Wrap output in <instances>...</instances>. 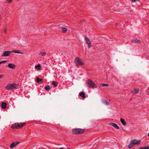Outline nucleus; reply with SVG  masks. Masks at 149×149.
<instances>
[{"instance_id":"nucleus-36","label":"nucleus","mask_w":149,"mask_h":149,"mask_svg":"<svg viewBox=\"0 0 149 149\" xmlns=\"http://www.w3.org/2000/svg\"><path fill=\"white\" fill-rule=\"evenodd\" d=\"M0 149H1L0 148Z\"/></svg>"},{"instance_id":"nucleus-24","label":"nucleus","mask_w":149,"mask_h":149,"mask_svg":"<svg viewBox=\"0 0 149 149\" xmlns=\"http://www.w3.org/2000/svg\"><path fill=\"white\" fill-rule=\"evenodd\" d=\"M46 52H41L40 53V54L42 55V56H43L45 55L46 54Z\"/></svg>"},{"instance_id":"nucleus-31","label":"nucleus","mask_w":149,"mask_h":149,"mask_svg":"<svg viewBox=\"0 0 149 149\" xmlns=\"http://www.w3.org/2000/svg\"><path fill=\"white\" fill-rule=\"evenodd\" d=\"M3 77V75H0V79H1Z\"/></svg>"},{"instance_id":"nucleus-19","label":"nucleus","mask_w":149,"mask_h":149,"mask_svg":"<svg viewBox=\"0 0 149 149\" xmlns=\"http://www.w3.org/2000/svg\"><path fill=\"white\" fill-rule=\"evenodd\" d=\"M57 83L55 81H53L52 82V84L54 87L57 86Z\"/></svg>"},{"instance_id":"nucleus-26","label":"nucleus","mask_w":149,"mask_h":149,"mask_svg":"<svg viewBox=\"0 0 149 149\" xmlns=\"http://www.w3.org/2000/svg\"><path fill=\"white\" fill-rule=\"evenodd\" d=\"M37 82L38 83L41 82L42 81V79L39 78H37Z\"/></svg>"},{"instance_id":"nucleus-15","label":"nucleus","mask_w":149,"mask_h":149,"mask_svg":"<svg viewBox=\"0 0 149 149\" xmlns=\"http://www.w3.org/2000/svg\"><path fill=\"white\" fill-rule=\"evenodd\" d=\"M12 52L14 53H18L19 54H23V53L22 52H20L19 50H13L12 51Z\"/></svg>"},{"instance_id":"nucleus-21","label":"nucleus","mask_w":149,"mask_h":149,"mask_svg":"<svg viewBox=\"0 0 149 149\" xmlns=\"http://www.w3.org/2000/svg\"><path fill=\"white\" fill-rule=\"evenodd\" d=\"M61 28L63 32L65 33L67 31V30L66 28L63 27H62Z\"/></svg>"},{"instance_id":"nucleus-34","label":"nucleus","mask_w":149,"mask_h":149,"mask_svg":"<svg viewBox=\"0 0 149 149\" xmlns=\"http://www.w3.org/2000/svg\"><path fill=\"white\" fill-rule=\"evenodd\" d=\"M1 63H1V61H0V64H1Z\"/></svg>"},{"instance_id":"nucleus-25","label":"nucleus","mask_w":149,"mask_h":149,"mask_svg":"<svg viewBox=\"0 0 149 149\" xmlns=\"http://www.w3.org/2000/svg\"><path fill=\"white\" fill-rule=\"evenodd\" d=\"M132 42H133L137 43L139 42L140 41L139 40L136 39L132 40Z\"/></svg>"},{"instance_id":"nucleus-27","label":"nucleus","mask_w":149,"mask_h":149,"mask_svg":"<svg viewBox=\"0 0 149 149\" xmlns=\"http://www.w3.org/2000/svg\"><path fill=\"white\" fill-rule=\"evenodd\" d=\"M101 86L102 87L105 86H108V85L107 84H101Z\"/></svg>"},{"instance_id":"nucleus-5","label":"nucleus","mask_w":149,"mask_h":149,"mask_svg":"<svg viewBox=\"0 0 149 149\" xmlns=\"http://www.w3.org/2000/svg\"><path fill=\"white\" fill-rule=\"evenodd\" d=\"M74 63L77 65L81 66L84 64L82 63L80 59L78 57H76L74 61Z\"/></svg>"},{"instance_id":"nucleus-20","label":"nucleus","mask_w":149,"mask_h":149,"mask_svg":"<svg viewBox=\"0 0 149 149\" xmlns=\"http://www.w3.org/2000/svg\"><path fill=\"white\" fill-rule=\"evenodd\" d=\"M138 149H149V146H145L141 147L139 148Z\"/></svg>"},{"instance_id":"nucleus-13","label":"nucleus","mask_w":149,"mask_h":149,"mask_svg":"<svg viewBox=\"0 0 149 149\" xmlns=\"http://www.w3.org/2000/svg\"><path fill=\"white\" fill-rule=\"evenodd\" d=\"M79 95L81 97L83 98H84L86 97V96L85 95V93L84 92H80L79 93Z\"/></svg>"},{"instance_id":"nucleus-2","label":"nucleus","mask_w":149,"mask_h":149,"mask_svg":"<svg viewBox=\"0 0 149 149\" xmlns=\"http://www.w3.org/2000/svg\"><path fill=\"white\" fill-rule=\"evenodd\" d=\"M17 88V85L14 83L9 84L5 87L6 89L7 90L16 89Z\"/></svg>"},{"instance_id":"nucleus-10","label":"nucleus","mask_w":149,"mask_h":149,"mask_svg":"<svg viewBox=\"0 0 149 149\" xmlns=\"http://www.w3.org/2000/svg\"><path fill=\"white\" fill-rule=\"evenodd\" d=\"M109 124L113 127H115L116 129H119V127L115 123H111Z\"/></svg>"},{"instance_id":"nucleus-8","label":"nucleus","mask_w":149,"mask_h":149,"mask_svg":"<svg viewBox=\"0 0 149 149\" xmlns=\"http://www.w3.org/2000/svg\"><path fill=\"white\" fill-rule=\"evenodd\" d=\"M20 143L19 142H14L13 143L10 145V148H13L15 146Z\"/></svg>"},{"instance_id":"nucleus-6","label":"nucleus","mask_w":149,"mask_h":149,"mask_svg":"<svg viewBox=\"0 0 149 149\" xmlns=\"http://www.w3.org/2000/svg\"><path fill=\"white\" fill-rule=\"evenodd\" d=\"M12 52V51H5L3 52L2 56L4 57L8 56Z\"/></svg>"},{"instance_id":"nucleus-22","label":"nucleus","mask_w":149,"mask_h":149,"mask_svg":"<svg viewBox=\"0 0 149 149\" xmlns=\"http://www.w3.org/2000/svg\"><path fill=\"white\" fill-rule=\"evenodd\" d=\"M45 88L46 90L47 91H48L50 89V87L49 85H47L45 86Z\"/></svg>"},{"instance_id":"nucleus-17","label":"nucleus","mask_w":149,"mask_h":149,"mask_svg":"<svg viewBox=\"0 0 149 149\" xmlns=\"http://www.w3.org/2000/svg\"><path fill=\"white\" fill-rule=\"evenodd\" d=\"M139 92V90L137 88H134L132 91V92L134 94H136Z\"/></svg>"},{"instance_id":"nucleus-3","label":"nucleus","mask_w":149,"mask_h":149,"mask_svg":"<svg viewBox=\"0 0 149 149\" xmlns=\"http://www.w3.org/2000/svg\"><path fill=\"white\" fill-rule=\"evenodd\" d=\"M87 84L88 87H90L93 88H97V85L92 81L90 79H88V80Z\"/></svg>"},{"instance_id":"nucleus-11","label":"nucleus","mask_w":149,"mask_h":149,"mask_svg":"<svg viewBox=\"0 0 149 149\" xmlns=\"http://www.w3.org/2000/svg\"><path fill=\"white\" fill-rule=\"evenodd\" d=\"M9 68L13 69H14L15 68V65L14 64L11 63H10L8 65Z\"/></svg>"},{"instance_id":"nucleus-32","label":"nucleus","mask_w":149,"mask_h":149,"mask_svg":"<svg viewBox=\"0 0 149 149\" xmlns=\"http://www.w3.org/2000/svg\"><path fill=\"white\" fill-rule=\"evenodd\" d=\"M6 30H5L4 31V33H6Z\"/></svg>"},{"instance_id":"nucleus-23","label":"nucleus","mask_w":149,"mask_h":149,"mask_svg":"<svg viewBox=\"0 0 149 149\" xmlns=\"http://www.w3.org/2000/svg\"><path fill=\"white\" fill-rule=\"evenodd\" d=\"M102 103L106 105H108L109 104V103L106 101L103 100L102 101Z\"/></svg>"},{"instance_id":"nucleus-16","label":"nucleus","mask_w":149,"mask_h":149,"mask_svg":"<svg viewBox=\"0 0 149 149\" xmlns=\"http://www.w3.org/2000/svg\"><path fill=\"white\" fill-rule=\"evenodd\" d=\"M25 123H18L19 128L24 126L25 125Z\"/></svg>"},{"instance_id":"nucleus-30","label":"nucleus","mask_w":149,"mask_h":149,"mask_svg":"<svg viewBox=\"0 0 149 149\" xmlns=\"http://www.w3.org/2000/svg\"><path fill=\"white\" fill-rule=\"evenodd\" d=\"M1 61V63H5V62H6L7 61L4 60V61Z\"/></svg>"},{"instance_id":"nucleus-18","label":"nucleus","mask_w":149,"mask_h":149,"mask_svg":"<svg viewBox=\"0 0 149 149\" xmlns=\"http://www.w3.org/2000/svg\"><path fill=\"white\" fill-rule=\"evenodd\" d=\"M35 68H36L38 70H40L41 69L40 65V64H38L37 65H36Z\"/></svg>"},{"instance_id":"nucleus-7","label":"nucleus","mask_w":149,"mask_h":149,"mask_svg":"<svg viewBox=\"0 0 149 149\" xmlns=\"http://www.w3.org/2000/svg\"><path fill=\"white\" fill-rule=\"evenodd\" d=\"M85 40L86 42V43L88 45V48H90L91 47V42L89 39L88 38L86 37L85 38Z\"/></svg>"},{"instance_id":"nucleus-29","label":"nucleus","mask_w":149,"mask_h":149,"mask_svg":"<svg viewBox=\"0 0 149 149\" xmlns=\"http://www.w3.org/2000/svg\"><path fill=\"white\" fill-rule=\"evenodd\" d=\"M139 0H132V2H134L136 1H139Z\"/></svg>"},{"instance_id":"nucleus-33","label":"nucleus","mask_w":149,"mask_h":149,"mask_svg":"<svg viewBox=\"0 0 149 149\" xmlns=\"http://www.w3.org/2000/svg\"><path fill=\"white\" fill-rule=\"evenodd\" d=\"M59 149H64L63 148H59Z\"/></svg>"},{"instance_id":"nucleus-35","label":"nucleus","mask_w":149,"mask_h":149,"mask_svg":"<svg viewBox=\"0 0 149 149\" xmlns=\"http://www.w3.org/2000/svg\"><path fill=\"white\" fill-rule=\"evenodd\" d=\"M67 149H69V148H68Z\"/></svg>"},{"instance_id":"nucleus-1","label":"nucleus","mask_w":149,"mask_h":149,"mask_svg":"<svg viewBox=\"0 0 149 149\" xmlns=\"http://www.w3.org/2000/svg\"><path fill=\"white\" fill-rule=\"evenodd\" d=\"M140 142V140H137L135 139L132 140L130 141V144L128 145V148H131L135 145L139 144Z\"/></svg>"},{"instance_id":"nucleus-14","label":"nucleus","mask_w":149,"mask_h":149,"mask_svg":"<svg viewBox=\"0 0 149 149\" xmlns=\"http://www.w3.org/2000/svg\"><path fill=\"white\" fill-rule=\"evenodd\" d=\"M7 104L5 102L2 103L1 104V107L3 109H5L6 108Z\"/></svg>"},{"instance_id":"nucleus-12","label":"nucleus","mask_w":149,"mask_h":149,"mask_svg":"<svg viewBox=\"0 0 149 149\" xmlns=\"http://www.w3.org/2000/svg\"><path fill=\"white\" fill-rule=\"evenodd\" d=\"M120 121L121 123L123 124V125L124 126H125L126 125V122L125 120L124 119H123V118H121L120 119Z\"/></svg>"},{"instance_id":"nucleus-28","label":"nucleus","mask_w":149,"mask_h":149,"mask_svg":"<svg viewBox=\"0 0 149 149\" xmlns=\"http://www.w3.org/2000/svg\"><path fill=\"white\" fill-rule=\"evenodd\" d=\"M13 0H7V2L8 3H10Z\"/></svg>"},{"instance_id":"nucleus-4","label":"nucleus","mask_w":149,"mask_h":149,"mask_svg":"<svg viewBox=\"0 0 149 149\" xmlns=\"http://www.w3.org/2000/svg\"><path fill=\"white\" fill-rule=\"evenodd\" d=\"M84 130L81 129H75L72 130V132L74 134H79L84 132Z\"/></svg>"},{"instance_id":"nucleus-9","label":"nucleus","mask_w":149,"mask_h":149,"mask_svg":"<svg viewBox=\"0 0 149 149\" xmlns=\"http://www.w3.org/2000/svg\"><path fill=\"white\" fill-rule=\"evenodd\" d=\"M18 123H15L12 125L11 126V128H12L19 129Z\"/></svg>"}]
</instances>
